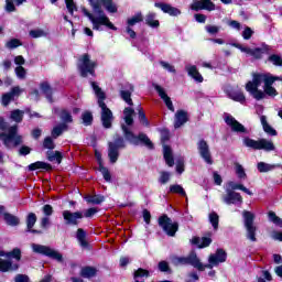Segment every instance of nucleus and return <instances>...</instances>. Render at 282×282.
Here are the masks:
<instances>
[{"label":"nucleus","mask_w":282,"mask_h":282,"mask_svg":"<svg viewBox=\"0 0 282 282\" xmlns=\"http://www.w3.org/2000/svg\"><path fill=\"white\" fill-rule=\"evenodd\" d=\"M91 87L98 98V105L101 109V122L105 129H111V122H113V112H111V109L107 107V104H105V99L107 96L105 95V91L99 87L96 82L91 83Z\"/></svg>","instance_id":"nucleus-3"},{"label":"nucleus","mask_w":282,"mask_h":282,"mask_svg":"<svg viewBox=\"0 0 282 282\" xmlns=\"http://www.w3.org/2000/svg\"><path fill=\"white\" fill-rule=\"evenodd\" d=\"M44 149H48L50 151H54L56 149V144L54 143V139L52 137H46L43 142Z\"/></svg>","instance_id":"nucleus-53"},{"label":"nucleus","mask_w":282,"mask_h":282,"mask_svg":"<svg viewBox=\"0 0 282 282\" xmlns=\"http://www.w3.org/2000/svg\"><path fill=\"white\" fill-rule=\"evenodd\" d=\"M197 149L200 158L206 162V164H213V155L210 154V147L206 140L200 139L197 142Z\"/></svg>","instance_id":"nucleus-16"},{"label":"nucleus","mask_w":282,"mask_h":282,"mask_svg":"<svg viewBox=\"0 0 282 282\" xmlns=\"http://www.w3.org/2000/svg\"><path fill=\"white\" fill-rule=\"evenodd\" d=\"M269 219H270V221L275 224V226H280V228H282V219L279 218V216H276V214L274 212L269 213Z\"/></svg>","instance_id":"nucleus-59"},{"label":"nucleus","mask_w":282,"mask_h":282,"mask_svg":"<svg viewBox=\"0 0 282 282\" xmlns=\"http://www.w3.org/2000/svg\"><path fill=\"white\" fill-rule=\"evenodd\" d=\"M205 30L208 32V34H218L220 28L217 25H206Z\"/></svg>","instance_id":"nucleus-63"},{"label":"nucleus","mask_w":282,"mask_h":282,"mask_svg":"<svg viewBox=\"0 0 282 282\" xmlns=\"http://www.w3.org/2000/svg\"><path fill=\"white\" fill-rule=\"evenodd\" d=\"M135 115V110L127 107L123 110V120L128 127H131L133 124V116Z\"/></svg>","instance_id":"nucleus-31"},{"label":"nucleus","mask_w":282,"mask_h":282,"mask_svg":"<svg viewBox=\"0 0 282 282\" xmlns=\"http://www.w3.org/2000/svg\"><path fill=\"white\" fill-rule=\"evenodd\" d=\"M225 122L235 133H246L247 131L246 127L237 121V119H235V117H232L231 115H227L225 117Z\"/></svg>","instance_id":"nucleus-19"},{"label":"nucleus","mask_w":282,"mask_h":282,"mask_svg":"<svg viewBox=\"0 0 282 282\" xmlns=\"http://www.w3.org/2000/svg\"><path fill=\"white\" fill-rule=\"evenodd\" d=\"M46 158L48 162H57V164H61V162H63V153H61L59 151H47Z\"/></svg>","instance_id":"nucleus-33"},{"label":"nucleus","mask_w":282,"mask_h":282,"mask_svg":"<svg viewBox=\"0 0 282 282\" xmlns=\"http://www.w3.org/2000/svg\"><path fill=\"white\" fill-rule=\"evenodd\" d=\"M85 199L88 204H102V202H105V196L88 195V196L85 197Z\"/></svg>","instance_id":"nucleus-48"},{"label":"nucleus","mask_w":282,"mask_h":282,"mask_svg":"<svg viewBox=\"0 0 282 282\" xmlns=\"http://www.w3.org/2000/svg\"><path fill=\"white\" fill-rule=\"evenodd\" d=\"M234 166H235L236 175L238 176L239 180H246V177H248V175L246 174V170L243 169V165L236 162Z\"/></svg>","instance_id":"nucleus-46"},{"label":"nucleus","mask_w":282,"mask_h":282,"mask_svg":"<svg viewBox=\"0 0 282 282\" xmlns=\"http://www.w3.org/2000/svg\"><path fill=\"white\" fill-rule=\"evenodd\" d=\"M65 4H66V8L69 12V14H74V10H78L76 8V3L74 2V0H65Z\"/></svg>","instance_id":"nucleus-61"},{"label":"nucleus","mask_w":282,"mask_h":282,"mask_svg":"<svg viewBox=\"0 0 282 282\" xmlns=\"http://www.w3.org/2000/svg\"><path fill=\"white\" fill-rule=\"evenodd\" d=\"M40 87L43 94H45L46 100H48V102H54V99L52 98V87H50V84L42 83Z\"/></svg>","instance_id":"nucleus-41"},{"label":"nucleus","mask_w":282,"mask_h":282,"mask_svg":"<svg viewBox=\"0 0 282 282\" xmlns=\"http://www.w3.org/2000/svg\"><path fill=\"white\" fill-rule=\"evenodd\" d=\"M159 182L160 184H169L171 182V173L166 171L160 172Z\"/></svg>","instance_id":"nucleus-54"},{"label":"nucleus","mask_w":282,"mask_h":282,"mask_svg":"<svg viewBox=\"0 0 282 282\" xmlns=\"http://www.w3.org/2000/svg\"><path fill=\"white\" fill-rule=\"evenodd\" d=\"M159 226L167 237H175L177 230H180V224L173 223V220L166 215L159 218Z\"/></svg>","instance_id":"nucleus-13"},{"label":"nucleus","mask_w":282,"mask_h":282,"mask_svg":"<svg viewBox=\"0 0 282 282\" xmlns=\"http://www.w3.org/2000/svg\"><path fill=\"white\" fill-rule=\"evenodd\" d=\"M62 216L66 226H78L84 217L83 212H70L67 209L62 213Z\"/></svg>","instance_id":"nucleus-15"},{"label":"nucleus","mask_w":282,"mask_h":282,"mask_svg":"<svg viewBox=\"0 0 282 282\" xmlns=\"http://www.w3.org/2000/svg\"><path fill=\"white\" fill-rule=\"evenodd\" d=\"M0 257H6L7 259H17L21 261V249L15 248L11 252L0 251ZM19 270V264L12 262L11 260H3L0 258V272H14Z\"/></svg>","instance_id":"nucleus-4"},{"label":"nucleus","mask_w":282,"mask_h":282,"mask_svg":"<svg viewBox=\"0 0 282 282\" xmlns=\"http://www.w3.org/2000/svg\"><path fill=\"white\" fill-rule=\"evenodd\" d=\"M158 14L153 13V12H149L145 15V23L147 25H149L150 28H160V21L156 20Z\"/></svg>","instance_id":"nucleus-32"},{"label":"nucleus","mask_w":282,"mask_h":282,"mask_svg":"<svg viewBox=\"0 0 282 282\" xmlns=\"http://www.w3.org/2000/svg\"><path fill=\"white\" fill-rule=\"evenodd\" d=\"M95 14H91L87 11L86 8L82 9V12L93 24V30H96L97 32H101L102 28L101 25H105V28H108V30H113L115 32L118 31V28L111 23L109 20V17L105 14V11H102L100 7V2L97 0H88Z\"/></svg>","instance_id":"nucleus-2"},{"label":"nucleus","mask_w":282,"mask_h":282,"mask_svg":"<svg viewBox=\"0 0 282 282\" xmlns=\"http://www.w3.org/2000/svg\"><path fill=\"white\" fill-rule=\"evenodd\" d=\"M193 265V268H196V270H199V272H204L206 270V264L202 263L199 261V258L197 257V253L192 252L187 257V265Z\"/></svg>","instance_id":"nucleus-23"},{"label":"nucleus","mask_w":282,"mask_h":282,"mask_svg":"<svg viewBox=\"0 0 282 282\" xmlns=\"http://www.w3.org/2000/svg\"><path fill=\"white\" fill-rule=\"evenodd\" d=\"M149 271L144 270L142 268L138 269L137 271H134V282H144L145 279H149Z\"/></svg>","instance_id":"nucleus-34"},{"label":"nucleus","mask_w":282,"mask_h":282,"mask_svg":"<svg viewBox=\"0 0 282 282\" xmlns=\"http://www.w3.org/2000/svg\"><path fill=\"white\" fill-rule=\"evenodd\" d=\"M144 21V17L142 15V12H138L132 18H129L127 20V25L129 28H133V25H137V23H142Z\"/></svg>","instance_id":"nucleus-39"},{"label":"nucleus","mask_w":282,"mask_h":282,"mask_svg":"<svg viewBox=\"0 0 282 282\" xmlns=\"http://www.w3.org/2000/svg\"><path fill=\"white\" fill-rule=\"evenodd\" d=\"M252 34H254V31H252L251 28L246 26L242 32V37L245 39V41H250V39H252Z\"/></svg>","instance_id":"nucleus-60"},{"label":"nucleus","mask_w":282,"mask_h":282,"mask_svg":"<svg viewBox=\"0 0 282 282\" xmlns=\"http://www.w3.org/2000/svg\"><path fill=\"white\" fill-rule=\"evenodd\" d=\"M232 47H237V50H240L243 54H248L249 56H252L253 58L261 59L263 58V54H270L272 51V46L268 44H262L261 47L250 48L246 47L239 43H232Z\"/></svg>","instance_id":"nucleus-7"},{"label":"nucleus","mask_w":282,"mask_h":282,"mask_svg":"<svg viewBox=\"0 0 282 282\" xmlns=\"http://www.w3.org/2000/svg\"><path fill=\"white\" fill-rule=\"evenodd\" d=\"M225 94H227L228 98H230V100H234L235 102H240V105H243V102H246V95H243V91L241 89H226Z\"/></svg>","instance_id":"nucleus-21"},{"label":"nucleus","mask_w":282,"mask_h":282,"mask_svg":"<svg viewBox=\"0 0 282 282\" xmlns=\"http://www.w3.org/2000/svg\"><path fill=\"white\" fill-rule=\"evenodd\" d=\"M192 243L194 246H197V248H208V246H210V243H213V240L207 237H203V238L194 237L192 239Z\"/></svg>","instance_id":"nucleus-28"},{"label":"nucleus","mask_w":282,"mask_h":282,"mask_svg":"<svg viewBox=\"0 0 282 282\" xmlns=\"http://www.w3.org/2000/svg\"><path fill=\"white\" fill-rule=\"evenodd\" d=\"M160 65L161 67H163V69H165L170 74H176L175 66H173L171 63L161 61Z\"/></svg>","instance_id":"nucleus-58"},{"label":"nucleus","mask_w":282,"mask_h":282,"mask_svg":"<svg viewBox=\"0 0 282 282\" xmlns=\"http://www.w3.org/2000/svg\"><path fill=\"white\" fill-rule=\"evenodd\" d=\"M171 263L173 265H188V260H187V257L172 256Z\"/></svg>","instance_id":"nucleus-45"},{"label":"nucleus","mask_w":282,"mask_h":282,"mask_svg":"<svg viewBox=\"0 0 282 282\" xmlns=\"http://www.w3.org/2000/svg\"><path fill=\"white\" fill-rule=\"evenodd\" d=\"M260 121L265 133H268L269 135H276V130L270 127V123H268V118L265 116H261Z\"/></svg>","instance_id":"nucleus-37"},{"label":"nucleus","mask_w":282,"mask_h":282,"mask_svg":"<svg viewBox=\"0 0 282 282\" xmlns=\"http://www.w3.org/2000/svg\"><path fill=\"white\" fill-rule=\"evenodd\" d=\"M99 172L101 173L106 182H111V173H109V170L105 167L102 164L99 165Z\"/></svg>","instance_id":"nucleus-56"},{"label":"nucleus","mask_w":282,"mask_h":282,"mask_svg":"<svg viewBox=\"0 0 282 282\" xmlns=\"http://www.w3.org/2000/svg\"><path fill=\"white\" fill-rule=\"evenodd\" d=\"M63 131H67L66 123H59V124L55 126L51 132V135L54 140H56V138L63 135Z\"/></svg>","instance_id":"nucleus-38"},{"label":"nucleus","mask_w":282,"mask_h":282,"mask_svg":"<svg viewBox=\"0 0 282 282\" xmlns=\"http://www.w3.org/2000/svg\"><path fill=\"white\" fill-rule=\"evenodd\" d=\"M245 228L247 231V239L249 241H257V226H254V214L245 210L242 213Z\"/></svg>","instance_id":"nucleus-12"},{"label":"nucleus","mask_w":282,"mask_h":282,"mask_svg":"<svg viewBox=\"0 0 282 282\" xmlns=\"http://www.w3.org/2000/svg\"><path fill=\"white\" fill-rule=\"evenodd\" d=\"M34 224H36V214L30 213L26 218L28 231H30L31 228H34Z\"/></svg>","instance_id":"nucleus-51"},{"label":"nucleus","mask_w":282,"mask_h":282,"mask_svg":"<svg viewBox=\"0 0 282 282\" xmlns=\"http://www.w3.org/2000/svg\"><path fill=\"white\" fill-rule=\"evenodd\" d=\"M23 116H25L24 111H22L20 109H15V110L11 111L10 118H11V120H13V122H22Z\"/></svg>","instance_id":"nucleus-44"},{"label":"nucleus","mask_w":282,"mask_h":282,"mask_svg":"<svg viewBox=\"0 0 282 282\" xmlns=\"http://www.w3.org/2000/svg\"><path fill=\"white\" fill-rule=\"evenodd\" d=\"M127 144L124 143V139L120 135L115 137V142H109L108 148V158L111 164H116L118 162V158L120 156V149H124Z\"/></svg>","instance_id":"nucleus-11"},{"label":"nucleus","mask_w":282,"mask_h":282,"mask_svg":"<svg viewBox=\"0 0 282 282\" xmlns=\"http://www.w3.org/2000/svg\"><path fill=\"white\" fill-rule=\"evenodd\" d=\"M31 248L35 254H43L44 257L58 261V263H63V254L48 246L32 243Z\"/></svg>","instance_id":"nucleus-10"},{"label":"nucleus","mask_w":282,"mask_h":282,"mask_svg":"<svg viewBox=\"0 0 282 282\" xmlns=\"http://www.w3.org/2000/svg\"><path fill=\"white\" fill-rule=\"evenodd\" d=\"M154 7L159 8L160 10H162V12H164V14H169L170 17H180V14H182V11L180 9L169 3L155 2Z\"/></svg>","instance_id":"nucleus-20"},{"label":"nucleus","mask_w":282,"mask_h":282,"mask_svg":"<svg viewBox=\"0 0 282 282\" xmlns=\"http://www.w3.org/2000/svg\"><path fill=\"white\" fill-rule=\"evenodd\" d=\"M76 239L82 246V248H87L89 245L87 243V232H85V229L79 228L77 229Z\"/></svg>","instance_id":"nucleus-35"},{"label":"nucleus","mask_w":282,"mask_h":282,"mask_svg":"<svg viewBox=\"0 0 282 282\" xmlns=\"http://www.w3.org/2000/svg\"><path fill=\"white\" fill-rule=\"evenodd\" d=\"M209 221L214 230H217V228H219V215H217V213L209 214Z\"/></svg>","instance_id":"nucleus-52"},{"label":"nucleus","mask_w":282,"mask_h":282,"mask_svg":"<svg viewBox=\"0 0 282 282\" xmlns=\"http://www.w3.org/2000/svg\"><path fill=\"white\" fill-rule=\"evenodd\" d=\"M153 87H154L155 91L159 94L161 100H163L164 104L166 105L167 109L170 111H175V107H173V101L171 100V97H169V95H166V91L162 88V86H160L158 84H153Z\"/></svg>","instance_id":"nucleus-22"},{"label":"nucleus","mask_w":282,"mask_h":282,"mask_svg":"<svg viewBox=\"0 0 282 282\" xmlns=\"http://www.w3.org/2000/svg\"><path fill=\"white\" fill-rule=\"evenodd\" d=\"M29 36L31 39H43V36H47V32L43 29H34L29 32Z\"/></svg>","instance_id":"nucleus-47"},{"label":"nucleus","mask_w":282,"mask_h":282,"mask_svg":"<svg viewBox=\"0 0 282 282\" xmlns=\"http://www.w3.org/2000/svg\"><path fill=\"white\" fill-rule=\"evenodd\" d=\"M269 63H272V65H275V67H282V57L276 54H272L268 58Z\"/></svg>","instance_id":"nucleus-50"},{"label":"nucleus","mask_w":282,"mask_h":282,"mask_svg":"<svg viewBox=\"0 0 282 282\" xmlns=\"http://www.w3.org/2000/svg\"><path fill=\"white\" fill-rule=\"evenodd\" d=\"M121 129L123 131V135H124L126 140H128V142H130V144H134L138 147V144H140V142H142V144L147 145L148 149H153V142H151V139H149V137L147 134L140 133L137 137L124 124H121Z\"/></svg>","instance_id":"nucleus-8"},{"label":"nucleus","mask_w":282,"mask_h":282,"mask_svg":"<svg viewBox=\"0 0 282 282\" xmlns=\"http://www.w3.org/2000/svg\"><path fill=\"white\" fill-rule=\"evenodd\" d=\"M59 119L62 120L63 124H67L73 122L74 119L72 118V113L65 109L58 111Z\"/></svg>","instance_id":"nucleus-42"},{"label":"nucleus","mask_w":282,"mask_h":282,"mask_svg":"<svg viewBox=\"0 0 282 282\" xmlns=\"http://www.w3.org/2000/svg\"><path fill=\"white\" fill-rule=\"evenodd\" d=\"M257 169L260 173H270V171H274V169H281V164H269L265 162H259Z\"/></svg>","instance_id":"nucleus-27"},{"label":"nucleus","mask_w":282,"mask_h":282,"mask_svg":"<svg viewBox=\"0 0 282 282\" xmlns=\"http://www.w3.org/2000/svg\"><path fill=\"white\" fill-rule=\"evenodd\" d=\"M96 61L91 59V55L83 54L79 56L77 62V69L83 78H87V76H94L96 74L97 67Z\"/></svg>","instance_id":"nucleus-5"},{"label":"nucleus","mask_w":282,"mask_h":282,"mask_svg":"<svg viewBox=\"0 0 282 282\" xmlns=\"http://www.w3.org/2000/svg\"><path fill=\"white\" fill-rule=\"evenodd\" d=\"M279 78L271 74H253L252 80L246 84V91L254 98V100H263L265 96L275 98L279 96V91L273 87Z\"/></svg>","instance_id":"nucleus-1"},{"label":"nucleus","mask_w":282,"mask_h":282,"mask_svg":"<svg viewBox=\"0 0 282 282\" xmlns=\"http://www.w3.org/2000/svg\"><path fill=\"white\" fill-rule=\"evenodd\" d=\"M185 69L187 72L188 76H191V78L195 79L196 83H204V77L202 76V74L197 69V66L186 65Z\"/></svg>","instance_id":"nucleus-25"},{"label":"nucleus","mask_w":282,"mask_h":282,"mask_svg":"<svg viewBox=\"0 0 282 282\" xmlns=\"http://www.w3.org/2000/svg\"><path fill=\"white\" fill-rule=\"evenodd\" d=\"M170 193L181 195L182 197H186V191H184V187H182V185L180 184L170 185Z\"/></svg>","instance_id":"nucleus-43"},{"label":"nucleus","mask_w":282,"mask_h":282,"mask_svg":"<svg viewBox=\"0 0 282 282\" xmlns=\"http://www.w3.org/2000/svg\"><path fill=\"white\" fill-rule=\"evenodd\" d=\"M102 3L108 12H111L112 14H115V12H118V7L113 4L112 0L104 1Z\"/></svg>","instance_id":"nucleus-57"},{"label":"nucleus","mask_w":282,"mask_h":282,"mask_svg":"<svg viewBox=\"0 0 282 282\" xmlns=\"http://www.w3.org/2000/svg\"><path fill=\"white\" fill-rule=\"evenodd\" d=\"M97 270L94 267H85L80 270V276L84 279H94L97 274Z\"/></svg>","instance_id":"nucleus-36"},{"label":"nucleus","mask_w":282,"mask_h":282,"mask_svg":"<svg viewBox=\"0 0 282 282\" xmlns=\"http://www.w3.org/2000/svg\"><path fill=\"white\" fill-rule=\"evenodd\" d=\"M188 122V112L184 110H177L174 119V128L180 129V127H184Z\"/></svg>","instance_id":"nucleus-24"},{"label":"nucleus","mask_w":282,"mask_h":282,"mask_svg":"<svg viewBox=\"0 0 282 282\" xmlns=\"http://www.w3.org/2000/svg\"><path fill=\"white\" fill-rule=\"evenodd\" d=\"M243 144L248 149H254L256 151H274L275 147L272 141H269L267 139H260V140H254L250 138H245L243 139Z\"/></svg>","instance_id":"nucleus-9"},{"label":"nucleus","mask_w":282,"mask_h":282,"mask_svg":"<svg viewBox=\"0 0 282 282\" xmlns=\"http://www.w3.org/2000/svg\"><path fill=\"white\" fill-rule=\"evenodd\" d=\"M15 282H30V276L25 275V274H18L14 278Z\"/></svg>","instance_id":"nucleus-64"},{"label":"nucleus","mask_w":282,"mask_h":282,"mask_svg":"<svg viewBox=\"0 0 282 282\" xmlns=\"http://www.w3.org/2000/svg\"><path fill=\"white\" fill-rule=\"evenodd\" d=\"M226 188H229V191H242V193H246L247 195H252V192H250L246 186L232 181L227 183Z\"/></svg>","instance_id":"nucleus-30"},{"label":"nucleus","mask_w":282,"mask_h":282,"mask_svg":"<svg viewBox=\"0 0 282 282\" xmlns=\"http://www.w3.org/2000/svg\"><path fill=\"white\" fill-rule=\"evenodd\" d=\"M226 195L223 196V202L227 205L230 204H243V198L241 194L231 191L230 188H226Z\"/></svg>","instance_id":"nucleus-18"},{"label":"nucleus","mask_w":282,"mask_h":282,"mask_svg":"<svg viewBox=\"0 0 282 282\" xmlns=\"http://www.w3.org/2000/svg\"><path fill=\"white\" fill-rule=\"evenodd\" d=\"M21 45H23V43H21L19 39H11L6 43L8 50H17V47H21Z\"/></svg>","instance_id":"nucleus-49"},{"label":"nucleus","mask_w":282,"mask_h":282,"mask_svg":"<svg viewBox=\"0 0 282 282\" xmlns=\"http://www.w3.org/2000/svg\"><path fill=\"white\" fill-rule=\"evenodd\" d=\"M17 131L18 127L13 126L8 129V132L0 133V140L3 142L7 149H12L23 143V137L17 134Z\"/></svg>","instance_id":"nucleus-6"},{"label":"nucleus","mask_w":282,"mask_h":282,"mask_svg":"<svg viewBox=\"0 0 282 282\" xmlns=\"http://www.w3.org/2000/svg\"><path fill=\"white\" fill-rule=\"evenodd\" d=\"M163 158L167 166H174L175 160L173 159V150H171V147L163 145Z\"/></svg>","instance_id":"nucleus-26"},{"label":"nucleus","mask_w":282,"mask_h":282,"mask_svg":"<svg viewBox=\"0 0 282 282\" xmlns=\"http://www.w3.org/2000/svg\"><path fill=\"white\" fill-rule=\"evenodd\" d=\"M82 120L86 127H89V124L94 122V116L91 115V112L86 111L82 115Z\"/></svg>","instance_id":"nucleus-55"},{"label":"nucleus","mask_w":282,"mask_h":282,"mask_svg":"<svg viewBox=\"0 0 282 282\" xmlns=\"http://www.w3.org/2000/svg\"><path fill=\"white\" fill-rule=\"evenodd\" d=\"M226 259H228V253H226L224 249H217L215 253L208 257V263L205 264V268H207V270H213L214 268H217L219 263H226Z\"/></svg>","instance_id":"nucleus-14"},{"label":"nucleus","mask_w":282,"mask_h":282,"mask_svg":"<svg viewBox=\"0 0 282 282\" xmlns=\"http://www.w3.org/2000/svg\"><path fill=\"white\" fill-rule=\"evenodd\" d=\"M52 171V165L50 163H45L43 161H37L29 165V171Z\"/></svg>","instance_id":"nucleus-29"},{"label":"nucleus","mask_w":282,"mask_h":282,"mask_svg":"<svg viewBox=\"0 0 282 282\" xmlns=\"http://www.w3.org/2000/svg\"><path fill=\"white\" fill-rule=\"evenodd\" d=\"M15 74H17L18 78L23 79V78H25V75L28 73L23 66H18V67H15Z\"/></svg>","instance_id":"nucleus-62"},{"label":"nucleus","mask_w":282,"mask_h":282,"mask_svg":"<svg viewBox=\"0 0 282 282\" xmlns=\"http://www.w3.org/2000/svg\"><path fill=\"white\" fill-rule=\"evenodd\" d=\"M191 10H194L195 12H199V10L213 12V10H215V3L210 0H194L191 4Z\"/></svg>","instance_id":"nucleus-17"},{"label":"nucleus","mask_w":282,"mask_h":282,"mask_svg":"<svg viewBox=\"0 0 282 282\" xmlns=\"http://www.w3.org/2000/svg\"><path fill=\"white\" fill-rule=\"evenodd\" d=\"M131 94H133V88H130V90L120 91V96L123 99V101L130 107H133V99H131Z\"/></svg>","instance_id":"nucleus-40"}]
</instances>
